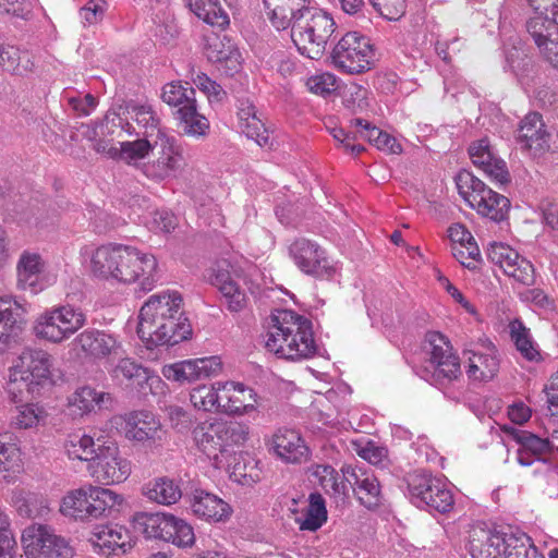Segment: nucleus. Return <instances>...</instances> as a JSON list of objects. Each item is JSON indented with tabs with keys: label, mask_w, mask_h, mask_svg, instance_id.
<instances>
[{
	"label": "nucleus",
	"mask_w": 558,
	"mask_h": 558,
	"mask_svg": "<svg viewBox=\"0 0 558 558\" xmlns=\"http://www.w3.org/2000/svg\"><path fill=\"white\" fill-rule=\"evenodd\" d=\"M73 345H75L86 359L102 360L111 354H116L121 343L114 335L108 331L87 328L75 337Z\"/></svg>",
	"instance_id": "obj_25"
},
{
	"label": "nucleus",
	"mask_w": 558,
	"mask_h": 558,
	"mask_svg": "<svg viewBox=\"0 0 558 558\" xmlns=\"http://www.w3.org/2000/svg\"><path fill=\"white\" fill-rule=\"evenodd\" d=\"M239 128L246 137L256 142L257 145L265 146L269 144V132L257 114L248 120L239 122Z\"/></svg>",
	"instance_id": "obj_60"
},
{
	"label": "nucleus",
	"mask_w": 558,
	"mask_h": 558,
	"mask_svg": "<svg viewBox=\"0 0 558 558\" xmlns=\"http://www.w3.org/2000/svg\"><path fill=\"white\" fill-rule=\"evenodd\" d=\"M487 256L506 276L518 283L522 286L534 284L535 268L533 264L508 244L501 242L490 244Z\"/></svg>",
	"instance_id": "obj_19"
},
{
	"label": "nucleus",
	"mask_w": 558,
	"mask_h": 558,
	"mask_svg": "<svg viewBox=\"0 0 558 558\" xmlns=\"http://www.w3.org/2000/svg\"><path fill=\"white\" fill-rule=\"evenodd\" d=\"M171 525V537L168 539V543L181 548L193 546L195 543V534L192 525L175 515H173Z\"/></svg>",
	"instance_id": "obj_59"
},
{
	"label": "nucleus",
	"mask_w": 558,
	"mask_h": 558,
	"mask_svg": "<svg viewBox=\"0 0 558 558\" xmlns=\"http://www.w3.org/2000/svg\"><path fill=\"white\" fill-rule=\"evenodd\" d=\"M205 53L211 62H231L233 68L239 64V50L226 36L215 35L207 38Z\"/></svg>",
	"instance_id": "obj_47"
},
{
	"label": "nucleus",
	"mask_w": 558,
	"mask_h": 558,
	"mask_svg": "<svg viewBox=\"0 0 558 558\" xmlns=\"http://www.w3.org/2000/svg\"><path fill=\"white\" fill-rule=\"evenodd\" d=\"M158 260L151 253L121 243H106L89 254L88 270L99 281L150 292L158 281Z\"/></svg>",
	"instance_id": "obj_1"
},
{
	"label": "nucleus",
	"mask_w": 558,
	"mask_h": 558,
	"mask_svg": "<svg viewBox=\"0 0 558 558\" xmlns=\"http://www.w3.org/2000/svg\"><path fill=\"white\" fill-rule=\"evenodd\" d=\"M268 451L288 464H301L308 460L311 450L300 432L279 427L265 439Z\"/></svg>",
	"instance_id": "obj_20"
},
{
	"label": "nucleus",
	"mask_w": 558,
	"mask_h": 558,
	"mask_svg": "<svg viewBox=\"0 0 558 558\" xmlns=\"http://www.w3.org/2000/svg\"><path fill=\"white\" fill-rule=\"evenodd\" d=\"M142 495L151 502L171 506L181 499L182 490L174 480L168 476H159L143 485Z\"/></svg>",
	"instance_id": "obj_36"
},
{
	"label": "nucleus",
	"mask_w": 558,
	"mask_h": 558,
	"mask_svg": "<svg viewBox=\"0 0 558 558\" xmlns=\"http://www.w3.org/2000/svg\"><path fill=\"white\" fill-rule=\"evenodd\" d=\"M86 489L89 490V505L93 521L111 517L120 513L128 506L126 499L122 494L117 493L104 485L87 484Z\"/></svg>",
	"instance_id": "obj_28"
},
{
	"label": "nucleus",
	"mask_w": 558,
	"mask_h": 558,
	"mask_svg": "<svg viewBox=\"0 0 558 558\" xmlns=\"http://www.w3.org/2000/svg\"><path fill=\"white\" fill-rule=\"evenodd\" d=\"M53 359L44 349L26 348L9 367L8 393L13 402L39 395L52 379Z\"/></svg>",
	"instance_id": "obj_5"
},
{
	"label": "nucleus",
	"mask_w": 558,
	"mask_h": 558,
	"mask_svg": "<svg viewBox=\"0 0 558 558\" xmlns=\"http://www.w3.org/2000/svg\"><path fill=\"white\" fill-rule=\"evenodd\" d=\"M423 366L424 377L437 387H448L462 376L460 357L454 352L450 341L440 332L432 331L426 335Z\"/></svg>",
	"instance_id": "obj_8"
},
{
	"label": "nucleus",
	"mask_w": 558,
	"mask_h": 558,
	"mask_svg": "<svg viewBox=\"0 0 558 558\" xmlns=\"http://www.w3.org/2000/svg\"><path fill=\"white\" fill-rule=\"evenodd\" d=\"M185 5L206 24L225 28L230 20L219 0H183Z\"/></svg>",
	"instance_id": "obj_42"
},
{
	"label": "nucleus",
	"mask_w": 558,
	"mask_h": 558,
	"mask_svg": "<svg viewBox=\"0 0 558 558\" xmlns=\"http://www.w3.org/2000/svg\"><path fill=\"white\" fill-rule=\"evenodd\" d=\"M262 469L252 457H240L234 463L231 477L243 486H252L262 480Z\"/></svg>",
	"instance_id": "obj_50"
},
{
	"label": "nucleus",
	"mask_w": 558,
	"mask_h": 558,
	"mask_svg": "<svg viewBox=\"0 0 558 558\" xmlns=\"http://www.w3.org/2000/svg\"><path fill=\"white\" fill-rule=\"evenodd\" d=\"M456 184L460 196L481 216L495 222L508 217L511 206L509 198L489 189L470 171H460L456 177Z\"/></svg>",
	"instance_id": "obj_9"
},
{
	"label": "nucleus",
	"mask_w": 558,
	"mask_h": 558,
	"mask_svg": "<svg viewBox=\"0 0 558 558\" xmlns=\"http://www.w3.org/2000/svg\"><path fill=\"white\" fill-rule=\"evenodd\" d=\"M327 521V509L325 499L320 494L310 495V505L305 511L304 519H296L300 530L315 532Z\"/></svg>",
	"instance_id": "obj_49"
},
{
	"label": "nucleus",
	"mask_w": 558,
	"mask_h": 558,
	"mask_svg": "<svg viewBox=\"0 0 558 558\" xmlns=\"http://www.w3.org/2000/svg\"><path fill=\"white\" fill-rule=\"evenodd\" d=\"M87 323L86 314L72 305H59L44 311L34 323V333L38 339L61 343L70 339Z\"/></svg>",
	"instance_id": "obj_10"
},
{
	"label": "nucleus",
	"mask_w": 558,
	"mask_h": 558,
	"mask_svg": "<svg viewBox=\"0 0 558 558\" xmlns=\"http://www.w3.org/2000/svg\"><path fill=\"white\" fill-rule=\"evenodd\" d=\"M133 464L116 442L98 446L96 458L87 465L90 477L104 486L119 485L131 476Z\"/></svg>",
	"instance_id": "obj_14"
},
{
	"label": "nucleus",
	"mask_w": 558,
	"mask_h": 558,
	"mask_svg": "<svg viewBox=\"0 0 558 558\" xmlns=\"http://www.w3.org/2000/svg\"><path fill=\"white\" fill-rule=\"evenodd\" d=\"M549 137L542 114L530 112L520 121L515 138L522 149L542 151L548 147Z\"/></svg>",
	"instance_id": "obj_29"
},
{
	"label": "nucleus",
	"mask_w": 558,
	"mask_h": 558,
	"mask_svg": "<svg viewBox=\"0 0 558 558\" xmlns=\"http://www.w3.org/2000/svg\"><path fill=\"white\" fill-rule=\"evenodd\" d=\"M306 90L313 95L327 98L339 87L338 77L330 72H316L304 81Z\"/></svg>",
	"instance_id": "obj_53"
},
{
	"label": "nucleus",
	"mask_w": 558,
	"mask_h": 558,
	"mask_svg": "<svg viewBox=\"0 0 558 558\" xmlns=\"http://www.w3.org/2000/svg\"><path fill=\"white\" fill-rule=\"evenodd\" d=\"M179 292L154 294L140 311L137 333L148 348L174 345L192 335V326L182 312Z\"/></svg>",
	"instance_id": "obj_2"
},
{
	"label": "nucleus",
	"mask_w": 558,
	"mask_h": 558,
	"mask_svg": "<svg viewBox=\"0 0 558 558\" xmlns=\"http://www.w3.org/2000/svg\"><path fill=\"white\" fill-rule=\"evenodd\" d=\"M192 363L196 380L217 376L222 371V363L219 356L192 359Z\"/></svg>",
	"instance_id": "obj_63"
},
{
	"label": "nucleus",
	"mask_w": 558,
	"mask_h": 558,
	"mask_svg": "<svg viewBox=\"0 0 558 558\" xmlns=\"http://www.w3.org/2000/svg\"><path fill=\"white\" fill-rule=\"evenodd\" d=\"M147 367L138 364L134 360L130 357L121 359L113 369V375L117 378H124L131 383V385L136 388L141 384L143 375L145 374Z\"/></svg>",
	"instance_id": "obj_58"
},
{
	"label": "nucleus",
	"mask_w": 558,
	"mask_h": 558,
	"mask_svg": "<svg viewBox=\"0 0 558 558\" xmlns=\"http://www.w3.org/2000/svg\"><path fill=\"white\" fill-rule=\"evenodd\" d=\"M222 437L225 440V450L232 445H243L247 441L250 435L248 426L241 423H223Z\"/></svg>",
	"instance_id": "obj_64"
},
{
	"label": "nucleus",
	"mask_w": 558,
	"mask_h": 558,
	"mask_svg": "<svg viewBox=\"0 0 558 558\" xmlns=\"http://www.w3.org/2000/svg\"><path fill=\"white\" fill-rule=\"evenodd\" d=\"M220 410L231 415L250 414L257 410L258 396L255 390L243 383L221 381Z\"/></svg>",
	"instance_id": "obj_24"
},
{
	"label": "nucleus",
	"mask_w": 558,
	"mask_h": 558,
	"mask_svg": "<svg viewBox=\"0 0 558 558\" xmlns=\"http://www.w3.org/2000/svg\"><path fill=\"white\" fill-rule=\"evenodd\" d=\"M191 509L194 515L206 522H226L233 510L231 506L215 494L205 490H195Z\"/></svg>",
	"instance_id": "obj_30"
},
{
	"label": "nucleus",
	"mask_w": 558,
	"mask_h": 558,
	"mask_svg": "<svg viewBox=\"0 0 558 558\" xmlns=\"http://www.w3.org/2000/svg\"><path fill=\"white\" fill-rule=\"evenodd\" d=\"M177 113L185 135L199 138L208 134L210 123L205 116L198 112L196 101L178 110Z\"/></svg>",
	"instance_id": "obj_46"
},
{
	"label": "nucleus",
	"mask_w": 558,
	"mask_h": 558,
	"mask_svg": "<svg viewBox=\"0 0 558 558\" xmlns=\"http://www.w3.org/2000/svg\"><path fill=\"white\" fill-rule=\"evenodd\" d=\"M221 294L222 305L231 313L244 311L250 303L248 292L253 293V282L239 267L227 260L218 262L210 278Z\"/></svg>",
	"instance_id": "obj_13"
},
{
	"label": "nucleus",
	"mask_w": 558,
	"mask_h": 558,
	"mask_svg": "<svg viewBox=\"0 0 558 558\" xmlns=\"http://www.w3.org/2000/svg\"><path fill=\"white\" fill-rule=\"evenodd\" d=\"M158 145L159 155L147 162H144L141 172L150 181L161 183L175 174L184 166V156L182 147L177 143L173 136L165 131H159Z\"/></svg>",
	"instance_id": "obj_15"
},
{
	"label": "nucleus",
	"mask_w": 558,
	"mask_h": 558,
	"mask_svg": "<svg viewBox=\"0 0 558 558\" xmlns=\"http://www.w3.org/2000/svg\"><path fill=\"white\" fill-rule=\"evenodd\" d=\"M469 155L473 165L494 184L504 185L510 181L506 162L496 155L487 137L473 142L469 147Z\"/></svg>",
	"instance_id": "obj_23"
},
{
	"label": "nucleus",
	"mask_w": 558,
	"mask_h": 558,
	"mask_svg": "<svg viewBox=\"0 0 558 558\" xmlns=\"http://www.w3.org/2000/svg\"><path fill=\"white\" fill-rule=\"evenodd\" d=\"M408 487L412 498L430 509L446 513L453 508V495L440 478L427 473H413L409 476Z\"/></svg>",
	"instance_id": "obj_17"
},
{
	"label": "nucleus",
	"mask_w": 558,
	"mask_h": 558,
	"mask_svg": "<svg viewBox=\"0 0 558 558\" xmlns=\"http://www.w3.org/2000/svg\"><path fill=\"white\" fill-rule=\"evenodd\" d=\"M221 428L222 422H204L193 430V438L197 448L209 459L217 460L219 453L226 451Z\"/></svg>",
	"instance_id": "obj_34"
},
{
	"label": "nucleus",
	"mask_w": 558,
	"mask_h": 558,
	"mask_svg": "<svg viewBox=\"0 0 558 558\" xmlns=\"http://www.w3.org/2000/svg\"><path fill=\"white\" fill-rule=\"evenodd\" d=\"M154 145L148 138H138L135 141H121L119 148H111L109 150V158L114 160H122L125 163L134 167L142 168L143 160L153 150Z\"/></svg>",
	"instance_id": "obj_41"
},
{
	"label": "nucleus",
	"mask_w": 558,
	"mask_h": 558,
	"mask_svg": "<svg viewBox=\"0 0 558 558\" xmlns=\"http://www.w3.org/2000/svg\"><path fill=\"white\" fill-rule=\"evenodd\" d=\"M336 27L330 13L310 5L305 17L298 19L292 24L291 39L301 54L316 60L325 52Z\"/></svg>",
	"instance_id": "obj_6"
},
{
	"label": "nucleus",
	"mask_w": 558,
	"mask_h": 558,
	"mask_svg": "<svg viewBox=\"0 0 558 558\" xmlns=\"http://www.w3.org/2000/svg\"><path fill=\"white\" fill-rule=\"evenodd\" d=\"M374 10L389 22L400 21L407 13V0H369Z\"/></svg>",
	"instance_id": "obj_56"
},
{
	"label": "nucleus",
	"mask_w": 558,
	"mask_h": 558,
	"mask_svg": "<svg viewBox=\"0 0 558 558\" xmlns=\"http://www.w3.org/2000/svg\"><path fill=\"white\" fill-rule=\"evenodd\" d=\"M511 340L522 357L530 362H539L542 360L541 351L534 342L530 329L519 319L509 324Z\"/></svg>",
	"instance_id": "obj_44"
},
{
	"label": "nucleus",
	"mask_w": 558,
	"mask_h": 558,
	"mask_svg": "<svg viewBox=\"0 0 558 558\" xmlns=\"http://www.w3.org/2000/svg\"><path fill=\"white\" fill-rule=\"evenodd\" d=\"M192 365V359L166 364L161 368V374L167 380L178 384L196 381Z\"/></svg>",
	"instance_id": "obj_55"
},
{
	"label": "nucleus",
	"mask_w": 558,
	"mask_h": 558,
	"mask_svg": "<svg viewBox=\"0 0 558 558\" xmlns=\"http://www.w3.org/2000/svg\"><path fill=\"white\" fill-rule=\"evenodd\" d=\"M172 520L173 514L165 512H136L132 522L146 538L168 543L171 537Z\"/></svg>",
	"instance_id": "obj_33"
},
{
	"label": "nucleus",
	"mask_w": 558,
	"mask_h": 558,
	"mask_svg": "<svg viewBox=\"0 0 558 558\" xmlns=\"http://www.w3.org/2000/svg\"><path fill=\"white\" fill-rule=\"evenodd\" d=\"M344 481L353 488L357 499L371 508L379 501L380 486L377 477L371 470L359 466L343 465L341 468Z\"/></svg>",
	"instance_id": "obj_26"
},
{
	"label": "nucleus",
	"mask_w": 558,
	"mask_h": 558,
	"mask_svg": "<svg viewBox=\"0 0 558 558\" xmlns=\"http://www.w3.org/2000/svg\"><path fill=\"white\" fill-rule=\"evenodd\" d=\"M12 504L19 514L24 518L43 517L49 512V507L45 499L24 489L13 490Z\"/></svg>",
	"instance_id": "obj_45"
},
{
	"label": "nucleus",
	"mask_w": 558,
	"mask_h": 558,
	"mask_svg": "<svg viewBox=\"0 0 558 558\" xmlns=\"http://www.w3.org/2000/svg\"><path fill=\"white\" fill-rule=\"evenodd\" d=\"M501 558H543L532 538L522 531H502Z\"/></svg>",
	"instance_id": "obj_37"
},
{
	"label": "nucleus",
	"mask_w": 558,
	"mask_h": 558,
	"mask_svg": "<svg viewBox=\"0 0 558 558\" xmlns=\"http://www.w3.org/2000/svg\"><path fill=\"white\" fill-rule=\"evenodd\" d=\"M466 374L469 378L477 381L492 380L499 372V359L493 343L478 350H471Z\"/></svg>",
	"instance_id": "obj_32"
},
{
	"label": "nucleus",
	"mask_w": 558,
	"mask_h": 558,
	"mask_svg": "<svg viewBox=\"0 0 558 558\" xmlns=\"http://www.w3.org/2000/svg\"><path fill=\"white\" fill-rule=\"evenodd\" d=\"M294 265L305 275L317 279H331L336 274L332 262L326 251L316 242L299 238L289 246Z\"/></svg>",
	"instance_id": "obj_16"
},
{
	"label": "nucleus",
	"mask_w": 558,
	"mask_h": 558,
	"mask_svg": "<svg viewBox=\"0 0 558 558\" xmlns=\"http://www.w3.org/2000/svg\"><path fill=\"white\" fill-rule=\"evenodd\" d=\"M331 60L342 73L362 74L375 66V48L367 36L348 32L333 47Z\"/></svg>",
	"instance_id": "obj_11"
},
{
	"label": "nucleus",
	"mask_w": 558,
	"mask_h": 558,
	"mask_svg": "<svg viewBox=\"0 0 558 558\" xmlns=\"http://www.w3.org/2000/svg\"><path fill=\"white\" fill-rule=\"evenodd\" d=\"M27 304L15 298L0 296V341L25 323Z\"/></svg>",
	"instance_id": "obj_39"
},
{
	"label": "nucleus",
	"mask_w": 558,
	"mask_h": 558,
	"mask_svg": "<svg viewBox=\"0 0 558 558\" xmlns=\"http://www.w3.org/2000/svg\"><path fill=\"white\" fill-rule=\"evenodd\" d=\"M136 123L144 128V135L146 138L153 137L156 133L155 146L158 145V135L160 129V120L149 106H138L134 109Z\"/></svg>",
	"instance_id": "obj_57"
},
{
	"label": "nucleus",
	"mask_w": 558,
	"mask_h": 558,
	"mask_svg": "<svg viewBox=\"0 0 558 558\" xmlns=\"http://www.w3.org/2000/svg\"><path fill=\"white\" fill-rule=\"evenodd\" d=\"M13 402L9 410L8 426L11 432L0 433V480L14 483L24 470L23 451L14 433H36L45 427L49 418L46 407L37 401Z\"/></svg>",
	"instance_id": "obj_3"
},
{
	"label": "nucleus",
	"mask_w": 558,
	"mask_h": 558,
	"mask_svg": "<svg viewBox=\"0 0 558 558\" xmlns=\"http://www.w3.org/2000/svg\"><path fill=\"white\" fill-rule=\"evenodd\" d=\"M500 429L518 445L517 461L520 465L531 466L535 462L546 463L549 460L553 446L547 438L509 424H504Z\"/></svg>",
	"instance_id": "obj_21"
},
{
	"label": "nucleus",
	"mask_w": 558,
	"mask_h": 558,
	"mask_svg": "<svg viewBox=\"0 0 558 558\" xmlns=\"http://www.w3.org/2000/svg\"><path fill=\"white\" fill-rule=\"evenodd\" d=\"M221 381L211 385H199L190 392V400L194 408L203 411L220 409V390L217 389Z\"/></svg>",
	"instance_id": "obj_51"
},
{
	"label": "nucleus",
	"mask_w": 558,
	"mask_h": 558,
	"mask_svg": "<svg viewBox=\"0 0 558 558\" xmlns=\"http://www.w3.org/2000/svg\"><path fill=\"white\" fill-rule=\"evenodd\" d=\"M106 400H110L109 393L83 386L69 396L66 407L72 416L82 417L100 408Z\"/></svg>",
	"instance_id": "obj_38"
},
{
	"label": "nucleus",
	"mask_w": 558,
	"mask_h": 558,
	"mask_svg": "<svg viewBox=\"0 0 558 558\" xmlns=\"http://www.w3.org/2000/svg\"><path fill=\"white\" fill-rule=\"evenodd\" d=\"M161 99L170 107L178 110L189 107L196 101L195 90L189 82L173 81L162 87Z\"/></svg>",
	"instance_id": "obj_48"
},
{
	"label": "nucleus",
	"mask_w": 558,
	"mask_h": 558,
	"mask_svg": "<svg viewBox=\"0 0 558 558\" xmlns=\"http://www.w3.org/2000/svg\"><path fill=\"white\" fill-rule=\"evenodd\" d=\"M265 348L288 361L312 357L316 343L311 320L290 310H276L269 317Z\"/></svg>",
	"instance_id": "obj_4"
},
{
	"label": "nucleus",
	"mask_w": 558,
	"mask_h": 558,
	"mask_svg": "<svg viewBox=\"0 0 558 558\" xmlns=\"http://www.w3.org/2000/svg\"><path fill=\"white\" fill-rule=\"evenodd\" d=\"M312 475L327 494L339 495L345 492V481L340 480L337 471L328 464L312 466Z\"/></svg>",
	"instance_id": "obj_52"
},
{
	"label": "nucleus",
	"mask_w": 558,
	"mask_h": 558,
	"mask_svg": "<svg viewBox=\"0 0 558 558\" xmlns=\"http://www.w3.org/2000/svg\"><path fill=\"white\" fill-rule=\"evenodd\" d=\"M451 253L462 266L469 269H475L481 260V252L476 243L452 245Z\"/></svg>",
	"instance_id": "obj_62"
},
{
	"label": "nucleus",
	"mask_w": 558,
	"mask_h": 558,
	"mask_svg": "<svg viewBox=\"0 0 558 558\" xmlns=\"http://www.w3.org/2000/svg\"><path fill=\"white\" fill-rule=\"evenodd\" d=\"M89 490L86 485L69 490L60 500L59 512L76 522H92Z\"/></svg>",
	"instance_id": "obj_35"
},
{
	"label": "nucleus",
	"mask_w": 558,
	"mask_h": 558,
	"mask_svg": "<svg viewBox=\"0 0 558 558\" xmlns=\"http://www.w3.org/2000/svg\"><path fill=\"white\" fill-rule=\"evenodd\" d=\"M88 542L96 554L107 558L125 555L135 545L131 531L118 523L94 525Z\"/></svg>",
	"instance_id": "obj_18"
},
{
	"label": "nucleus",
	"mask_w": 558,
	"mask_h": 558,
	"mask_svg": "<svg viewBox=\"0 0 558 558\" xmlns=\"http://www.w3.org/2000/svg\"><path fill=\"white\" fill-rule=\"evenodd\" d=\"M101 133L111 138H123L135 133L134 126L117 112H108L101 123Z\"/></svg>",
	"instance_id": "obj_54"
},
{
	"label": "nucleus",
	"mask_w": 558,
	"mask_h": 558,
	"mask_svg": "<svg viewBox=\"0 0 558 558\" xmlns=\"http://www.w3.org/2000/svg\"><path fill=\"white\" fill-rule=\"evenodd\" d=\"M63 448L70 460L88 464L94 461L98 451L94 437L88 434H70L64 440Z\"/></svg>",
	"instance_id": "obj_43"
},
{
	"label": "nucleus",
	"mask_w": 558,
	"mask_h": 558,
	"mask_svg": "<svg viewBox=\"0 0 558 558\" xmlns=\"http://www.w3.org/2000/svg\"><path fill=\"white\" fill-rule=\"evenodd\" d=\"M44 268L45 262L40 254L31 251L22 252L16 263L17 287L23 290H35Z\"/></svg>",
	"instance_id": "obj_40"
},
{
	"label": "nucleus",
	"mask_w": 558,
	"mask_h": 558,
	"mask_svg": "<svg viewBox=\"0 0 558 558\" xmlns=\"http://www.w3.org/2000/svg\"><path fill=\"white\" fill-rule=\"evenodd\" d=\"M111 424L126 440L150 452L161 451L168 442V430L160 418L148 410H133L116 415Z\"/></svg>",
	"instance_id": "obj_7"
},
{
	"label": "nucleus",
	"mask_w": 558,
	"mask_h": 558,
	"mask_svg": "<svg viewBox=\"0 0 558 558\" xmlns=\"http://www.w3.org/2000/svg\"><path fill=\"white\" fill-rule=\"evenodd\" d=\"M526 31L542 57L558 71V16L534 15L526 21Z\"/></svg>",
	"instance_id": "obj_22"
},
{
	"label": "nucleus",
	"mask_w": 558,
	"mask_h": 558,
	"mask_svg": "<svg viewBox=\"0 0 558 558\" xmlns=\"http://www.w3.org/2000/svg\"><path fill=\"white\" fill-rule=\"evenodd\" d=\"M193 84L206 95L209 102H220L226 97V92L207 74L197 72L192 76Z\"/></svg>",
	"instance_id": "obj_61"
},
{
	"label": "nucleus",
	"mask_w": 558,
	"mask_h": 558,
	"mask_svg": "<svg viewBox=\"0 0 558 558\" xmlns=\"http://www.w3.org/2000/svg\"><path fill=\"white\" fill-rule=\"evenodd\" d=\"M502 531L474 526L469 533V553L472 558H501Z\"/></svg>",
	"instance_id": "obj_31"
},
{
	"label": "nucleus",
	"mask_w": 558,
	"mask_h": 558,
	"mask_svg": "<svg viewBox=\"0 0 558 558\" xmlns=\"http://www.w3.org/2000/svg\"><path fill=\"white\" fill-rule=\"evenodd\" d=\"M312 0H264L267 16L277 29H287L305 17Z\"/></svg>",
	"instance_id": "obj_27"
},
{
	"label": "nucleus",
	"mask_w": 558,
	"mask_h": 558,
	"mask_svg": "<svg viewBox=\"0 0 558 558\" xmlns=\"http://www.w3.org/2000/svg\"><path fill=\"white\" fill-rule=\"evenodd\" d=\"M21 545L27 558H73L75 555L71 539L44 523L27 525L22 531Z\"/></svg>",
	"instance_id": "obj_12"
}]
</instances>
